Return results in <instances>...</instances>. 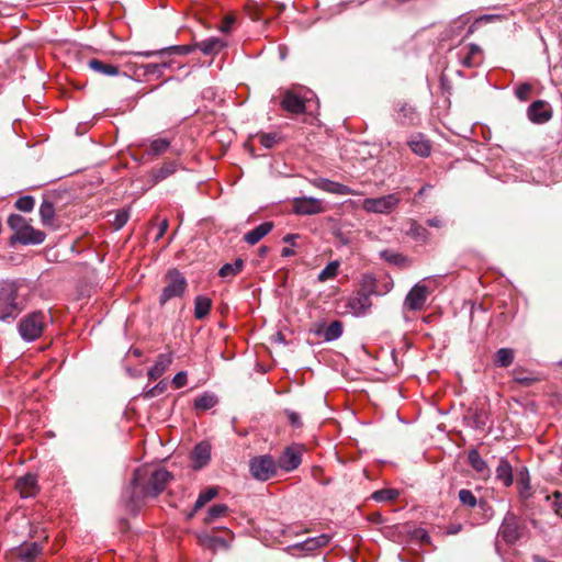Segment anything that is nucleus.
<instances>
[{
  "label": "nucleus",
  "mask_w": 562,
  "mask_h": 562,
  "mask_svg": "<svg viewBox=\"0 0 562 562\" xmlns=\"http://www.w3.org/2000/svg\"><path fill=\"white\" fill-rule=\"evenodd\" d=\"M277 465L278 469L285 472H291L297 469L302 462L301 451L296 447H288L279 457Z\"/></svg>",
  "instance_id": "14"
},
{
  "label": "nucleus",
  "mask_w": 562,
  "mask_h": 562,
  "mask_svg": "<svg viewBox=\"0 0 562 562\" xmlns=\"http://www.w3.org/2000/svg\"><path fill=\"white\" fill-rule=\"evenodd\" d=\"M218 494V490L216 487H207L206 490L202 491L198 499L194 503V510H200L202 507L205 506L210 501H212L216 495Z\"/></svg>",
  "instance_id": "45"
},
{
  "label": "nucleus",
  "mask_w": 562,
  "mask_h": 562,
  "mask_svg": "<svg viewBox=\"0 0 562 562\" xmlns=\"http://www.w3.org/2000/svg\"><path fill=\"white\" fill-rule=\"evenodd\" d=\"M553 496H554V501H553V504H552L553 509H554L557 515L562 517V492L561 493H555Z\"/></svg>",
  "instance_id": "57"
},
{
  "label": "nucleus",
  "mask_w": 562,
  "mask_h": 562,
  "mask_svg": "<svg viewBox=\"0 0 562 562\" xmlns=\"http://www.w3.org/2000/svg\"><path fill=\"white\" fill-rule=\"evenodd\" d=\"M407 235L418 241H426L428 239L429 233L423 225L418 224L416 221H412L407 231Z\"/></svg>",
  "instance_id": "43"
},
{
  "label": "nucleus",
  "mask_w": 562,
  "mask_h": 562,
  "mask_svg": "<svg viewBox=\"0 0 562 562\" xmlns=\"http://www.w3.org/2000/svg\"><path fill=\"white\" fill-rule=\"evenodd\" d=\"M234 22V19H231V18H226L221 30L223 32H229L231 31V26H232V23Z\"/></svg>",
  "instance_id": "64"
},
{
  "label": "nucleus",
  "mask_w": 562,
  "mask_h": 562,
  "mask_svg": "<svg viewBox=\"0 0 562 562\" xmlns=\"http://www.w3.org/2000/svg\"><path fill=\"white\" fill-rule=\"evenodd\" d=\"M514 350L510 348H501L495 353V364L499 368H507L514 361Z\"/></svg>",
  "instance_id": "40"
},
{
  "label": "nucleus",
  "mask_w": 562,
  "mask_h": 562,
  "mask_svg": "<svg viewBox=\"0 0 562 562\" xmlns=\"http://www.w3.org/2000/svg\"><path fill=\"white\" fill-rule=\"evenodd\" d=\"M259 144L266 149L273 148L277 144L282 140V136L279 133H258L256 135Z\"/></svg>",
  "instance_id": "41"
},
{
  "label": "nucleus",
  "mask_w": 562,
  "mask_h": 562,
  "mask_svg": "<svg viewBox=\"0 0 562 562\" xmlns=\"http://www.w3.org/2000/svg\"><path fill=\"white\" fill-rule=\"evenodd\" d=\"M225 42L220 37H209L194 43V47L206 56L216 55L225 47Z\"/></svg>",
  "instance_id": "22"
},
{
  "label": "nucleus",
  "mask_w": 562,
  "mask_h": 562,
  "mask_svg": "<svg viewBox=\"0 0 562 562\" xmlns=\"http://www.w3.org/2000/svg\"><path fill=\"white\" fill-rule=\"evenodd\" d=\"M400 493L395 488H382L372 494V498L376 502H392L398 497Z\"/></svg>",
  "instance_id": "47"
},
{
  "label": "nucleus",
  "mask_w": 562,
  "mask_h": 562,
  "mask_svg": "<svg viewBox=\"0 0 562 562\" xmlns=\"http://www.w3.org/2000/svg\"><path fill=\"white\" fill-rule=\"evenodd\" d=\"M517 486L520 498L528 499L531 497L530 475L526 467L521 468L518 472Z\"/></svg>",
  "instance_id": "29"
},
{
  "label": "nucleus",
  "mask_w": 562,
  "mask_h": 562,
  "mask_svg": "<svg viewBox=\"0 0 562 562\" xmlns=\"http://www.w3.org/2000/svg\"><path fill=\"white\" fill-rule=\"evenodd\" d=\"M218 403V398L215 394L204 392L194 400V409L205 412L213 408Z\"/></svg>",
  "instance_id": "34"
},
{
  "label": "nucleus",
  "mask_w": 562,
  "mask_h": 562,
  "mask_svg": "<svg viewBox=\"0 0 562 562\" xmlns=\"http://www.w3.org/2000/svg\"><path fill=\"white\" fill-rule=\"evenodd\" d=\"M311 184L322 191H325L327 193H333L337 195H353L356 194L355 190L349 188L346 184L329 180L327 178H315L312 179Z\"/></svg>",
  "instance_id": "13"
},
{
  "label": "nucleus",
  "mask_w": 562,
  "mask_h": 562,
  "mask_svg": "<svg viewBox=\"0 0 562 562\" xmlns=\"http://www.w3.org/2000/svg\"><path fill=\"white\" fill-rule=\"evenodd\" d=\"M468 462L470 467L483 479L491 475V470L487 462L480 456L476 449H471L468 452Z\"/></svg>",
  "instance_id": "21"
},
{
  "label": "nucleus",
  "mask_w": 562,
  "mask_h": 562,
  "mask_svg": "<svg viewBox=\"0 0 562 562\" xmlns=\"http://www.w3.org/2000/svg\"><path fill=\"white\" fill-rule=\"evenodd\" d=\"M147 476V470L146 469H137L134 472L133 480H132V486L134 490L139 488V493L142 494V498L157 497L160 493L164 492L166 486L169 482L173 480V475L162 469H156L154 470L149 476L147 484L142 485V481Z\"/></svg>",
  "instance_id": "1"
},
{
  "label": "nucleus",
  "mask_w": 562,
  "mask_h": 562,
  "mask_svg": "<svg viewBox=\"0 0 562 562\" xmlns=\"http://www.w3.org/2000/svg\"><path fill=\"white\" fill-rule=\"evenodd\" d=\"M35 200L31 195H24L15 201V207L23 212H30L33 210Z\"/></svg>",
  "instance_id": "51"
},
{
  "label": "nucleus",
  "mask_w": 562,
  "mask_h": 562,
  "mask_svg": "<svg viewBox=\"0 0 562 562\" xmlns=\"http://www.w3.org/2000/svg\"><path fill=\"white\" fill-rule=\"evenodd\" d=\"M249 472L255 480L266 482L277 474L278 465L270 454L257 456L249 460Z\"/></svg>",
  "instance_id": "6"
},
{
  "label": "nucleus",
  "mask_w": 562,
  "mask_h": 562,
  "mask_svg": "<svg viewBox=\"0 0 562 562\" xmlns=\"http://www.w3.org/2000/svg\"><path fill=\"white\" fill-rule=\"evenodd\" d=\"M15 488L22 498L34 497L40 491L37 476L35 474L27 473L19 477L15 482Z\"/></svg>",
  "instance_id": "16"
},
{
  "label": "nucleus",
  "mask_w": 562,
  "mask_h": 562,
  "mask_svg": "<svg viewBox=\"0 0 562 562\" xmlns=\"http://www.w3.org/2000/svg\"><path fill=\"white\" fill-rule=\"evenodd\" d=\"M130 218V210L122 209L115 213L114 220L112 222L113 227L117 231L121 229Z\"/></svg>",
  "instance_id": "50"
},
{
  "label": "nucleus",
  "mask_w": 562,
  "mask_h": 562,
  "mask_svg": "<svg viewBox=\"0 0 562 562\" xmlns=\"http://www.w3.org/2000/svg\"><path fill=\"white\" fill-rule=\"evenodd\" d=\"M427 225L430 227H441L443 223L439 217H432L427 220Z\"/></svg>",
  "instance_id": "63"
},
{
  "label": "nucleus",
  "mask_w": 562,
  "mask_h": 562,
  "mask_svg": "<svg viewBox=\"0 0 562 562\" xmlns=\"http://www.w3.org/2000/svg\"><path fill=\"white\" fill-rule=\"evenodd\" d=\"M310 94H312L310 90L296 88L279 89V94L273 95L271 101L280 99L279 104L283 111L297 115L305 113L306 102L311 99Z\"/></svg>",
  "instance_id": "4"
},
{
  "label": "nucleus",
  "mask_w": 562,
  "mask_h": 562,
  "mask_svg": "<svg viewBox=\"0 0 562 562\" xmlns=\"http://www.w3.org/2000/svg\"><path fill=\"white\" fill-rule=\"evenodd\" d=\"M42 546L37 542L26 543L20 548L18 555L22 562H34L42 553Z\"/></svg>",
  "instance_id": "33"
},
{
  "label": "nucleus",
  "mask_w": 562,
  "mask_h": 562,
  "mask_svg": "<svg viewBox=\"0 0 562 562\" xmlns=\"http://www.w3.org/2000/svg\"><path fill=\"white\" fill-rule=\"evenodd\" d=\"M285 415L288 417L289 423L291 426L299 428L302 426L301 416L299 413L290 409H285Z\"/></svg>",
  "instance_id": "55"
},
{
  "label": "nucleus",
  "mask_w": 562,
  "mask_h": 562,
  "mask_svg": "<svg viewBox=\"0 0 562 562\" xmlns=\"http://www.w3.org/2000/svg\"><path fill=\"white\" fill-rule=\"evenodd\" d=\"M170 146L167 138L153 139L148 146L147 154L151 156H159L164 154Z\"/></svg>",
  "instance_id": "44"
},
{
  "label": "nucleus",
  "mask_w": 562,
  "mask_h": 562,
  "mask_svg": "<svg viewBox=\"0 0 562 562\" xmlns=\"http://www.w3.org/2000/svg\"><path fill=\"white\" fill-rule=\"evenodd\" d=\"M461 530H462V525L461 524H456V525H451V526L448 527L447 533L448 535H457Z\"/></svg>",
  "instance_id": "62"
},
{
  "label": "nucleus",
  "mask_w": 562,
  "mask_h": 562,
  "mask_svg": "<svg viewBox=\"0 0 562 562\" xmlns=\"http://www.w3.org/2000/svg\"><path fill=\"white\" fill-rule=\"evenodd\" d=\"M360 286L371 296H382L393 289L394 282L387 274L375 278L372 273H364L361 277Z\"/></svg>",
  "instance_id": "8"
},
{
  "label": "nucleus",
  "mask_w": 562,
  "mask_h": 562,
  "mask_svg": "<svg viewBox=\"0 0 562 562\" xmlns=\"http://www.w3.org/2000/svg\"><path fill=\"white\" fill-rule=\"evenodd\" d=\"M166 390H167V382L165 380H161L159 383H157L153 387L145 391L144 397L145 398L156 397V396L160 395L161 393H164Z\"/></svg>",
  "instance_id": "53"
},
{
  "label": "nucleus",
  "mask_w": 562,
  "mask_h": 562,
  "mask_svg": "<svg viewBox=\"0 0 562 562\" xmlns=\"http://www.w3.org/2000/svg\"><path fill=\"white\" fill-rule=\"evenodd\" d=\"M196 48L193 45H177V46H169L160 49L155 50H142V52H135L133 53L135 56H142V57H154V56H164V55H170L172 53L187 55L195 50Z\"/></svg>",
  "instance_id": "19"
},
{
  "label": "nucleus",
  "mask_w": 562,
  "mask_h": 562,
  "mask_svg": "<svg viewBox=\"0 0 562 562\" xmlns=\"http://www.w3.org/2000/svg\"><path fill=\"white\" fill-rule=\"evenodd\" d=\"M428 295V288L422 283H416L405 296L403 312L422 311L426 305Z\"/></svg>",
  "instance_id": "11"
},
{
  "label": "nucleus",
  "mask_w": 562,
  "mask_h": 562,
  "mask_svg": "<svg viewBox=\"0 0 562 562\" xmlns=\"http://www.w3.org/2000/svg\"><path fill=\"white\" fill-rule=\"evenodd\" d=\"M52 322V316L43 311H34L25 314L18 324L21 338L26 342L38 339L46 326Z\"/></svg>",
  "instance_id": "3"
},
{
  "label": "nucleus",
  "mask_w": 562,
  "mask_h": 562,
  "mask_svg": "<svg viewBox=\"0 0 562 562\" xmlns=\"http://www.w3.org/2000/svg\"><path fill=\"white\" fill-rule=\"evenodd\" d=\"M344 333V326L340 321L331 322L322 333L325 341H334L338 339Z\"/></svg>",
  "instance_id": "39"
},
{
  "label": "nucleus",
  "mask_w": 562,
  "mask_h": 562,
  "mask_svg": "<svg viewBox=\"0 0 562 562\" xmlns=\"http://www.w3.org/2000/svg\"><path fill=\"white\" fill-rule=\"evenodd\" d=\"M527 115L531 122L542 124L551 119L552 113L548 103L538 100L529 105Z\"/></svg>",
  "instance_id": "17"
},
{
  "label": "nucleus",
  "mask_w": 562,
  "mask_h": 562,
  "mask_svg": "<svg viewBox=\"0 0 562 562\" xmlns=\"http://www.w3.org/2000/svg\"><path fill=\"white\" fill-rule=\"evenodd\" d=\"M496 479L503 483L504 486L509 487L514 483L513 467L505 458H501L495 471Z\"/></svg>",
  "instance_id": "26"
},
{
  "label": "nucleus",
  "mask_w": 562,
  "mask_h": 562,
  "mask_svg": "<svg viewBox=\"0 0 562 562\" xmlns=\"http://www.w3.org/2000/svg\"><path fill=\"white\" fill-rule=\"evenodd\" d=\"M228 512V507L225 504H214L211 506L206 513L204 521L206 524L213 522L215 519L223 517Z\"/></svg>",
  "instance_id": "46"
},
{
  "label": "nucleus",
  "mask_w": 562,
  "mask_h": 562,
  "mask_svg": "<svg viewBox=\"0 0 562 562\" xmlns=\"http://www.w3.org/2000/svg\"><path fill=\"white\" fill-rule=\"evenodd\" d=\"M339 262L337 260L330 261L326 265V267L319 272L317 279L321 282H325L327 280L334 279L338 273Z\"/></svg>",
  "instance_id": "48"
},
{
  "label": "nucleus",
  "mask_w": 562,
  "mask_h": 562,
  "mask_svg": "<svg viewBox=\"0 0 562 562\" xmlns=\"http://www.w3.org/2000/svg\"><path fill=\"white\" fill-rule=\"evenodd\" d=\"M8 224L14 231V235H19L20 232L29 225L25 218L19 214L10 215Z\"/></svg>",
  "instance_id": "49"
},
{
  "label": "nucleus",
  "mask_w": 562,
  "mask_h": 562,
  "mask_svg": "<svg viewBox=\"0 0 562 562\" xmlns=\"http://www.w3.org/2000/svg\"><path fill=\"white\" fill-rule=\"evenodd\" d=\"M172 363V355L171 353H160L155 364L149 368L148 370V378L149 380H157L159 379L165 371L169 368V366Z\"/></svg>",
  "instance_id": "23"
},
{
  "label": "nucleus",
  "mask_w": 562,
  "mask_h": 562,
  "mask_svg": "<svg viewBox=\"0 0 562 562\" xmlns=\"http://www.w3.org/2000/svg\"><path fill=\"white\" fill-rule=\"evenodd\" d=\"M167 229H168V220H166V218H165V220H164V221H161V222H160V224H159V227H158V234H157V236H156V240L160 239V238L165 235V233L167 232Z\"/></svg>",
  "instance_id": "59"
},
{
  "label": "nucleus",
  "mask_w": 562,
  "mask_h": 562,
  "mask_svg": "<svg viewBox=\"0 0 562 562\" xmlns=\"http://www.w3.org/2000/svg\"><path fill=\"white\" fill-rule=\"evenodd\" d=\"M418 120V115L415 108L408 103L398 104L396 121L402 125H415Z\"/></svg>",
  "instance_id": "28"
},
{
  "label": "nucleus",
  "mask_w": 562,
  "mask_h": 562,
  "mask_svg": "<svg viewBox=\"0 0 562 562\" xmlns=\"http://www.w3.org/2000/svg\"><path fill=\"white\" fill-rule=\"evenodd\" d=\"M164 280L166 285L164 286L159 296V304L161 306L171 299L182 296L188 286L186 277L178 269L168 270L164 277Z\"/></svg>",
  "instance_id": "5"
},
{
  "label": "nucleus",
  "mask_w": 562,
  "mask_h": 562,
  "mask_svg": "<svg viewBox=\"0 0 562 562\" xmlns=\"http://www.w3.org/2000/svg\"><path fill=\"white\" fill-rule=\"evenodd\" d=\"M172 384L176 389L183 387L187 384V373L184 371L178 372L172 379Z\"/></svg>",
  "instance_id": "56"
},
{
  "label": "nucleus",
  "mask_w": 562,
  "mask_h": 562,
  "mask_svg": "<svg viewBox=\"0 0 562 562\" xmlns=\"http://www.w3.org/2000/svg\"><path fill=\"white\" fill-rule=\"evenodd\" d=\"M531 90H532L531 85H529L527 82L520 83L519 86H517L515 88V94L519 100L526 101L529 98Z\"/></svg>",
  "instance_id": "54"
},
{
  "label": "nucleus",
  "mask_w": 562,
  "mask_h": 562,
  "mask_svg": "<svg viewBox=\"0 0 562 562\" xmlns=\"http://www.w3.org/2000/svg\"><path fill=\"white\" fill-rule=\"evenodd\" d=\"M178 170L176 161H166L160 167L155 168L150 172L153 183L156 184L172 176Z\"/></svg>",
  "instance_id": "27"
},
{
  "label": "nucleus",
  "mask_w": 562,
  "mask_h": 562,
  "mask_svg": "<svg viewBox=\"0 0 562 562\" xmlns=\"http://www.w3.org/2000/svg\"><path fill=\"white\" fill-rule=\"evenodd\" d=\"M212 307V301L207 296L198 295L194 300V317L196 319L205 318Z\"/></svg>",
  "instance_id": "37"
},
{
  "label": "nucleus",
  "mask_w": 562,
  "mask_h": 562,
  "mask_svg": "<svg viewBox=\"0 0 562 562\" xmlns=\"http://www.w3.org/2000/svg\"><path fill=\"white\" fill-rule=\"evenodd\" d=\"M207 541H209L210 546H212V547H216V546H221L223 548L228 547L227 542L223 538H220V537H207Z\"/></svg>",
  "instance_id": "58"
},
{
  "label": "nucleus",
  "mask_w": 562,
  "mask_h": 562,
  "mask_svg": "<svg viewBox=\"0 0 562 562\" xmlns=\"http://www.w3.org/2000/svg\"><path fill=\"white\" fill-rule=\"evenodd\" d=\"M408 146L412 151L419 157H428L431 153V145L428 139L422 134H416L408 140Z\"/></svg>",
  "instance_id": "24"
},
{
  "label": "nucleus",
  "mask_w": 562,
  "mask_h": 562,
  "mask_svg": "<svg viewBox=\"0 0 562 562\" xmlns=\"http://www.w3.org/2000/svg\"><path fill=\"white\" fill-rule=\"evenodd\" d=\"M515 381L521 385L529 386L535 382V379L530 376H516Z\"/></svg>",
  "instance_id": "60"
},
{
  "label": "nucleus",
  "mask_w": 562,
  "mask_h": 562,
  "mask_svg": "<svg viewBox=\"0 0 562 562\" xmlns=\"http://www.w3.org/2000/svg\"><path fill=\"white\" fill-rule=\"evenodd\" d=\"M244 266V260L237 258L234 262L223 265L218 270V276L223 279L233 278L241 272Z\"/></svg>",
  "instance_id": "38"
},
{
  "label": "nucleus",
  "mask_w": 562,
  "mask_h": 562,
  "mask_svg": "<svg viewBox=\"0 0 562 562\" xmlns=\"http://www.w3.org/2000/svg\"><path fill=\"white\" fill-rule=\"evenodd\" d=\"M400 203V198L394 194H386L379 198H367L362 202V209L368 213L390 214Z\"/></svg>",
  "instance_id": "9"
},
{
  "label": "nucleus",
  "mask_w": 562,
  "mask_h": 562,
  "mask_svg": "<svg viewBox=\"0 0 562 562\" xmlns=\"http://www.w3.org/2000/svg\"><path fill=\"white\" fill-rule=\"evenodd\" d=\"M297 238H299V235H297V234H288V235H285V236L282 238V240H283V243H285V244H290V245L294 246V245H295V239H297Z\"/></svg>",
  "instance_id": "61"
},
{
  "label": "nucleus",
  "mask_w": 562,
  "mask_h": 562,
  "mask_svg": "<svg viewBox=\"0 0 562 562\" xmlns=\"http://www.w3.org/2000/svg\"><path fill=\"white\" fill-rule=\"evenodd\" d=\"M330 541V536L326 533H322L316 537L307 538L306 540L302 541L301 543L295 544V548H300L303 551H313L318 548H323L327 546Z\"/></svg>",
  "instance_id": "31"
},
{
  "label": "nucleus",
  "mask_w": 562,
  "mask_h": 562,
  "mask_svg": "<svg viewBox=\"0 0 562 562\" xmlns=\"http://www.w3.org/2000/svg\"><path fill=\"white\" fill-rule=\"evenodd\" d=\"M526 526L513 512H507L498 530V536L507 544L516 543L524 535Z\"/></svg>",
  "instance_id": "7"
},
{
  "label": "nucleus",
  "mask_w": 562,
  "mask_h": 562,
  "mask_svg": "<svg viewBox=\"0 0 562 562\" xmlns=\"http://www.w3.org/2000/svg\"><path fill=\"white\" fill-rule=\"evenodd\" d=\"M482 59V49L476 44H470L468 46L467 55L461 58V63L465 67H474L481 63Z\"/></svg>",
  "instance_id": "35"
},
{
  "label": "nucleus",
  "mask_w": 562,
  "mask_h": 562,
  "mask_svg": "<svg viewBox=\"0 0 562 562\" xmlns=\"http://www.w3.org/2000/svg\"><path fill=\"white\" fill-rule=\"evenodd\" d=\"M45 233L27 225L19 235L11 237L12 241H18L22 245H38L45 240Z\"/></svg>",
  "instance_id": "18"
},
{
  "label": "nucleus",
  "mask_w": 562,
  "mask_h": 562,
  "mask_svg": "<svg viewBox=\"0 0 562 562\" xmlns=\"http://www.w3.org/2000/svg\"><path fill=\"white\" fill-rule=\"evenodd\" d=\"M347 306L353 316L363 317L372 307L371 295L360 286V290L349 297Z\"/></svg>",
  "instance_id": "12"
},
{
  "label": "nucleus",
  "mask_w": 562,
  "mask_h": 562,
  "mask_svg": "<svg viewBox=\"0 0 562 562\" xmlns=\"http://www.w3.org/2000/svg\"><path fill=\"white\" fill-rule=\"evenodd\" d=\"M273 228L272 222H265L244 235V240L249 245H256Z\"/></svg>",
  "instance_id": "25"
},
{
  "label": "nucleus",
  "mask_w": 562,
  "mask_h": 562,
  "mask_svg": "<svg viewBox=\"0 0 562 562\" xmlns=\"http://www.w3.org/2000/svg\"><path fill=\"white\" fill-rule=\"evenodd\" d=\"M41 222L44 226L54 227L55 206L53 202L44 200L40 206Z\"/></svg>",
  "instance_id": "36"
},
{
  "label": "nucleus",
  "mask_w": 562,
  "mask_h": 562,
  "mask_svg": "<svg viewBox=\"0 0 562 562\" xmlns=\"http://www.w3.org/2000/svg\"><path fill=\"white\" fill-rule=\"evenodd\" d=\"M464 419L472 428L484 429L490 419L488 409L484 405L471 406L468 408Z\"/></svg>",
  "instance_id": "15"
},
{
  "label": "nucleus",
  "mask_w": 562,
  "mask_h": 562,
  "mask_svg": "<svg viewBox=\"0 0 562 562\" xmlns=\"http://www.w3.org/2000/svg\"><path fill=\"white\" fill-rule=\"evenodd\" d=\"M170 67V65L166 61L161 63H150L144 66L145 74L146 75H155V76H161L162 69Z\"/></svg>",
  "instance_id": "52"
},
{
  "label": "nucleus",
  "mask_w": 562,
  "mask_h": 562,
  "mask_svg": "<svg viewBox=\"0 0 562 562\" xmlns=\"http://www.w3.org/2000/svg\"><path fill=\"white\" fill-rule=\"evenodd\" d=\"M380 258L383 259L384 261H386L393 266H397V267H402L407 262V258L405 256H403L400 252H395V251H392L389 249H384V250L380 251Z\"/></svg>",
  "instance_id": "42"
},
{
  "label": "nucleus",
  "mask_w": 562,
  "mask_h": 562,
  "mask_svg": "<svg viewBox=\"0 0 562 562\" xmlns=\"http://www.w3.org/2000/svg\"><path fill=\"white\" fill-rule=\"evenodd\" d=\"M292 211L300 216L317 215L326 211V205L317 198L303 195L292 200Z\"/></svg>",
  "instance_id": "10"
},
{
  "label": "nucleus",
  "mask_w": 562,
  "mask_h": 562,
  "mask_svg": "<svg viewBox=\"0 0 562 562\" xmlns=\"http://www.w3.org/2000/svg\"><path fill=\"white\" fill-rule=\"evenodd\" d=\"M458 498L463 506H467L469 508H474L475 506H479L480 508L485 510V508L488 507L487 502L484 499L477 501L476 496L471 490L461 488L458 493Z\"/></svg>",
  "instance_id": "30"
},
{
  "label": "nucleus",
  "mask_w": 562,
  "mask_h": 562,
  "mask_svg": "<svg viewBox=\"0 0 562 562\" xmlns=\"http://www.w3.org/2000/svg\"><path fill=\"white\" fill-rule=\"evenodd\" d=\"M21 283L15 280H2L0 282V321H14L23 310V303L19 297Z\"/></svg>",
  "instance_id": "2"
},
{
  "label": "nucleus",
  "mask_w": 562,
  "mask_h": 562,
  "mask_svg": "<svg viewBox=\"0 0 562 562\" xmlns=\"http://www.w3.org/2000/svg\"><path fill=\"white\" fill-rule=\"evenodd\" d=\"M88 66L94 72H98V74H101V75H104V76L114 77V76L119 75V67L117 66H115L113 64L104 63V61H102L100 59H97V58L90 59L88 61Z\"/></svg>",
  "instance_id": "32"
},
{
  "label": "nucleus",
  "mask_w": 562,
  "mask_h": 562,
  "mask_svg": "<svg viewBox=\"0 0 562 562\" xmlns=\"http://www.w3.org/2000/svg\"><path fill=\"white\" fill-rule=\"evenodd\" d=\"M210 460L211 446L204 441L198 443L191 453L192 468L194 470H201L210 462Z\"/></svg>",
  "instance_id": "20"
}]
</instances>
